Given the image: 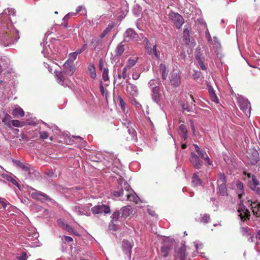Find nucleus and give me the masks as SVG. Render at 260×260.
<instances>
[{"label":"nucleus","instance_id":"15","mask_svg":"<svg viewBox=\"0 0 260 260\" xmlns=\"http://www.w3.org/2000/svg\"><path fill=\"white\" fill-rule=\"evenodd\" d=\"M193 146L194 147V150L197 152L198 155L203 159H204L206 163L208 165H211L212 164L211 161L209 157L206 154V152L204 151H203L200 149V147L197 144H193Z\"/></svg>","mask_w":260,"mask_h":260},{"label":"nucleus","instance_id":"45","mask_svg":"<svg viewBox=\"0 0 260 260\" xmlns=\"http://www.w3.org/2000/svg\"><path fill=\"white\" fill-rule=\"evenodd\" d=\"M77 55L75 52L70 53L69 54V58L67 61H70L73 63V61L76 59Z\"/></svg>","mask_w":260,"mask_h":260},{"label":"nucleus","instance_id":"41","mask_svg":"<svg viewBox=\"0 0 260 260\" xmlns=\"http://www.w3.org/2000/svg\"><path fill=\"white\" fill-rule=\"evenodd\" d=\"M89 71L90 72L91 77L94 79L96 77V74L95 72L94 67L93 64H90L89 66Z\"/></svg>","mask_w":260,"mask_h":260},{"label":"nucleus","instance_id":"49","mask_svg":"<svg viewBox=\"0 0 260 260\" xmlns=\"http://www.w3.org/2000/svg\"><path fill=\"white\" fill-rule=\"evenodd\" d=\"M129 134L131 136V139L135 141H137V137L136 134V131H128Z\"/></svg>","mask_w":260,"mask_h":260},{"label":"nucleus","instance_id":"12","mask_svg":"<svg viewBox=\"0 0 260 260\" xmlns=\"http://www.w3.org/2000/svg\"><path fill=\"white\" fill-rule=\"evenodd\" d=\"M151 97L152 100L157 104L160 101L161 94L160 93V87L159 86H155L151 87Z\"/></svg>","mask_w":260,"mask_h":260},{"label":"nucleus","instance_id":"21","mask_svg":"<svg viewBox=\"0 0 260 260\" xmlns=\"http://www.w3.org/2000/svg\"><path fill=\"white\" fill-rule=\"evenodd\" d=\"M12 114L16 117H23L24 115V112L20 107L17 106L14 109Z\"/></svg>","mask_w":260,"mask_h":260},{"label":"nucleus","instance_id":"31","mask_svg":"<svg viewBox=\"0 0 260 260\" xmlns=\"http://www.w3.org/2000/svg\"><path fill=\"white\" fill-rule=\"evenodd\" d=\"M114 27V24L113 23H110L108 25L107 27L104 30L103 32L101 35L102 38H104L109 32H110Z\"/></svg>","mask_w":260,"mask_h":260},{"label":"nucleus","instance_id":"11","mask_svg":"<svg viewBox=\"0 0 260 260\" xmlns=\"http://www.w3.org/2000/svg\"><path fill=\"white\" fill-rule=\"evenodd\" d=\"M189 161L192 166L196 169H200L202 166V162L199 157L193 152H192L189 157Z\"/></svg>","mask_w":260,"mask_h":260},{"label":"nucleus","instance_id":"13","mask_svg":"<svg viewBox=\"0 0 260 260\" xmlns=\"http://www.w3.org/2000/svg\"><path fill=\"white\" fill-rule=\"evenodd\" d=\"M124 36V41L126 42H129L130 41L137 40L138 35L134 29L128 28L125 31Z\"/></svg>","mask_w":260,"mask_h":260},{"label":"nucleus","instance_id":"6","mask_svg":"<svg viewBox=\"0 0 260 260\" xmlns=\"http://www.w3.org/2000/svg\"><path fill=\"white\" fill-rule=\"evenodd\" d=\"M169 17L178 28H180L184 23L183 17L178 13L170 12L169 14Z\"/></svg>","mask_w":260,"mask_h":260},{"label":"nucleus","instance_id":"57","mask_svg":"<svg viewBox=\"0 0 260 260\" xmlns=\"http://www.w3.org/2000/svg\"><path fill=\"white\" fill-rule=\"evenodd\" d=\"M87 47V44H84V45L82 46V47L80 49H77L75 52L77 54H80L83 51H84Z\"/></svg>","mask_w":260,"mask_h":260},{"label":"nucleus","instance_id":"50","mask_svg":"<svg viewBox=\"0 0 260 260\" xmlns=\"http://www.w3.org/2000/svg\"><path fill=\"white\" fill-rule=\"evenodd\" d=\"M63 229L66 230L69 233H74L75 235L76 234L73 228L68 224H66L65 226Z\"/></svg>","mask_w":260,"mask_h":260},{"label":"nucleus","instance_id":"5","mask_svg":"<svg viewBox=\"0 0 260 260\" xmlns=\"http://www.w3.org/2000/svg\"><path fill=\"white\" fill-rule=\"evenodd\" d=\"M91 211L94 214L102 213L108 214L110 213L111 210L108 205L99 204L92 207Z\"/></svg>","mask_w":260,"mask_h":260},{"label":"nucleus","instance_id":"2","mask_svg":"<svg viewBox=\"0 0 260 260\" xmlns=\"http://www.w3.org/2000/svg\"><path fill=\"white\" fill-rule=\"evenodd\" d=\"M236 186L237 188L239 189L237 193L239 199L240 200V207L238 210L239 216L240 217L242 221H245L249 219L250 216V212L248 209L246 208L245 206L244 205L243 201L242 200L243 192V184L241 181L238 180L236 182Z\"/></svg>","mask_w":260,"mask_h":260},{"label":"nucleus","instance_id":"29","mask_svg":"<svg viewBox=\"0 0 260 260\" xmlns=\"http://www.w3.org/2000/svg\"><path fill=\"white\" fill-rule=\"evenodd\" d=\"M116 102L120 106L122 111L124 112L126 110V105L123 99L120 96H118Z\"/></svg>","mask_w":260,"mask_h":260},{"label":"nucleus","instance_id":"19","mask_svg":"<svg viewBox=\"0 0 260 260\" xmlns=\"http://www.w3.org/2000/svg\"><path fill=\"white\" fill-rule=\"evenodd\" d=\"M126 91L129 94L133 96H137L138 94V90L137 86L131 83L127 84Z\"/></svg>","mask_w":260,"mask_h":260},{"label":"nucleus","instance_id":"38","mask_svg":"<svg viewBox=\"0 0 260 260\" xmlns=\"http://www.w3.org/2000/svg\"><path fill=\"white\" fill-rule=\"evenodd\" d=\"M253 158L251 160H250V162L252 165H255L257 162L258 160V154L257 151L254 150V152L253 153Z\"/></svg>","mask_w":260,"mask_h":260},{"label":"nucleus","instance_id":"7","mask_svg":"<svg viewBox=\"0 0 260 260\" xmlns=\"http://www.w3.org/2000/svg\"><path fill=\"white\" fill-rule=\"evenodd\" d=\"M31 197L36 200L41 201L43 202H48L51 201V198L48 197L46 193L34 190L31 193Z\"/></svg>","mask_w":260,"mask_h":260},{"label":"nucleus","instance_id":"20","mask_svg":"<svg viewBox=\"0 0 260 260\" xmlns=\"http://www.w3.org/2000/svg\"><path fill=\"white\" fill-rule=\"evenodd\" d=\"M9 64V59L4 57V58L2 57L0 58V73H1L3 71L6 70L8 67Z\"/></svg>","mask_w":260,"mask_h":260},{"label":"nucleus","instance_id":"28","mask_svg":"<svg viewBox=\"0 0 260 260\" xmlns=\"http://www.w3.org/2000/svg\"><path fill=\"white\" fill-rule=\"evenodd\" d=\"M186 248L184 245L181 246L178 250V254L180 260H186L185 258Z\"/></svg>","mask_w":260,"mask_h":260},{"label":"nucleus","instance_id":"60","mask_svg":"<svg viewBox=\"0 0 260 260\" xmlns=\"http://www.w3.org/2000/svg\"><path fill=\"white\" fill-rule=\"evenodd\" d=\"M128 70V68H127L126 67H125L122 71V78L123 79H125L126 77V71Z\"/></svg>","mask_w":260,"mask_h":260},{"label":"nucleus","instance_id":"9","mask_svg":"<svg viewBox=\"0 0 260 260\" xmlns=\"http://www.w3.org/2000/svg\"><path fill=\"white\" fill-rule=\"evenodd\" d=\"M173 242L169 239L166 240L164 241L163 245L161 248V251L163 254V256L166 257L169 254V251L172 249Z\"/></svg>","mask_w":260,"mask_h":260},{"label":"nucleus","instance_id":"48","mask_svg":"<svg viewBox=\"0 0 260 260\" xmlns=\"http://www.w3.org/2000/svg\"><path fill=\"white\" fill-rule=\"evenodd\" d=\"M251 189L254 191L256 193L260 194V188L258 185H254L252 184H250Z\"/></svg>","mask_w":260,"mask_h":260},{"label":"nucleus","instance_id":"44","mask_svg":"<svg viewBox=\"0 0 260 260\" xmlns=\"http://www.w3.org/2000/svg\"><path fill=\"white\" fill-rule=\"evenodd\" d=\"M111 217L112 222L117 221L119 217V212L118 211L114 212L113 213Z\"/></svg>","mask_w":260,"mask_h":260},{"label":"nucleus","instance_id":"18","mask_svg":"<svg viewBox=\"0 0 260 260\" xmlns=\"http://www.w3.org/2000/svg\"><path fill=\"white\" fill-rule=\"evenodd\" d=\"M125 43L123 41L117 45L114 51V54L116 56L119 57L122 55L125 50Z\"/></svg>","mask_w":260,"mask_h":260},{"label":"nucleus","instance_id":"16","mask_svg":"<svg viewBox=\"0 0 260 260\" xmlns=\"http://www.w3.org/2000/svg\"><path fill=\"white\" fill-rule=\"evenodd\" d=\"M63 72L69 76H72L75 71V66L73 65V63H72V62L70 61H66L63 64Z\"/></svg>","mask_w":260,"mask_h":260},{"label":"nucleus","instance_id":"1","mask_svg":"<svg viewBox=\"0 0 260 260\" xmlns=\"http://www.w3.org/2000/svg\"><path fill=\"white\" fill-rule=\"evenodd\" d=\"M1 27L3 32H0V37L2 40H10L11 43H14L19 39L17 35L18 31L13 28L12 24H3Z\"/></svg>","mask_w":260,"mask_h":260},{"label":"nucleus","instance_id":"26","mask_svg":"<svg viewBox=\"0 0 260 260\" xmlns=\"http://www.w3.org/2000/svg\"><path fill=\"white\" fill-rule=\"evenodd\" d=\"M241 107L247 115V113H250L251 105L249 102L248 101L244 102L243 103L241 104Z\"/></svg>","mask_w":260,"mask_h":260},{"label":"nucleus","instance_id":"63","mask_svg":"<svg viewBox=\"0 0 260 260\" xmlns=\"http://www.w3.org/2000/svg\"><path fill=\"white\" fill-rule=\"evenodd\" d=\"M183 33H184V36L185 38V39L186 40H188V39L189 40V31H188V30L187 28L184 29V31H183Z\"/></svg>","mask_w":260,"mask_h":260},{"label":"nucleus","instance_id":"58","mask_svg":"<svg viewBox=\"0 0 260 260\" xmlns=\"http://www.w3.org/2000/svg\"><path fill=\"white\" fill-rule=\"evenodd\" d=\"M0 203L2 204V206L3 207V208L5 209L7 206L6 200L4 198L0 197Z\"/></svg>","mask_w":260,"mask_h":260},{"label":"nucleus","instance_id":"55","mask_svg":"<svg viewBox=\"0 0 260 260\" xmlns=\"http://www.w3.org/2000/svg\"><path fill=\"white\" fill-rule=\"evenodd\" d=\"M99 67L102 72H103L104 68H106L105 67V63L102 59H100L99 61Z\"/></svg>","mask_w":260,"mask_h":260},{"label":"nucleus","instance_id":"54","mask_svg":"<svg viewBox=\"0 0 260 260\" xmlns=\"http://www.w3.org/2000/svg\"><path fill=\"white\" fill-rule=\"evenodd\" d=\"M251 184L259 186L260 185V182L257 180L254 176H253L252 177V183Z\"/></svg>","mask_w":260,"mask_h":260},{"label":"nucleus","instance_id":"33","mask_svg":"<svg viewBox=\"0 0 260 260\" xmlns=\"http://www.w3.org/2000/svg\"><path fill=\"white\" fill-rule=\"evenodd\" d=\"M28 234L29 235H26V236L28 237V240L30 241L34 240L35 239L38 238L39 236V234L35 232L34 231L31 233H29Z\"/></svg>","mask_w":260,"mask_h":260},{"label":"nucleus","instance_id":"34","mask_svg":"<svg viewBox=\"0 0 260 260\" xmlns=\"http://www.w3.org/2000/svg\"><path fill=\"white\" fill-rule=\"evenodd\" d=\"M192 183L194 186H197L201 184V180L199 179L196 173L194 174L192 177Z\"/></svg>","mask_w":260,"mask_h":260},{"label":"nucleus","instance_id":"14","mask_svg":"<svg viewBox=\"0 0 260 260\" xmlns=\"http://www.w3.org/2000/svg\"><path fill=\"white\" fill-rule=\"evenodd\" d=\"M73 210L78 215H85L86 216L90 215L89 210L86 209L85 207L83 206L82 205H78L73 207Z\"/></svg>","mask_w":260,"mask_h":260},{"label":"nucleus","instance_id":"61","mask_svg":"<svg viewBox=\"0 0 260 260\" xmlns=\"http://www.w3.org/2000/svg\"><path fill=\"white\" fill-rule=\"evenodd\" d=\"M241 232L243 235H246L248 233V228L245 227H241L240 229Z\"/></svg>","mask_w":260,"mask_h":260},{"label":"nucleus","instance_id":"37","mask_svg":"<svg viewBox=\"0 0 260 260\" xmlns=\"http://www.w3.org/2000/svg\"><path fill=\"white\" fill-rule=\"evenodd\" d=\"M122 185L123 186V183L122 184ZM121 189H120L119 190H115L113 191V194L115 197H119L123 195L124 194L123 189V186L122 187L121 186Z\"/></svg>","mask_w":260,"mask_h":260},{"label":"nucleus","instance_id":"22","mask_svg":"<svg viewBox=\"0 0 260 260\" xmlns=\"http://www.w3.org/2000/svg\"><path fill=\"white\" fill-rule=\"evenodd\" d=\"M159 71L160 73L161 74L162 78L164 80H166L168 74V70L167 69L166 65L163 63H161L159 65Z\"/></svg>","mask_w":260,"mask_h":260},{"label":"nucleus","instance_id":"47","mask_svg":"<svg viewBox=\"0 0 260 260\" xmlns=\"http://www.w3.org/2000/svg\"><path fill=\"white\" fill-rule=\"evenodd\" d=\"M196 58L198 60L199 65L200 67L203 70H205L206 69V67L205 65L204 64L203 62L201 60L200 57L199 56H197Z\"/></svg>","mask_w":260,"mask_h":260},{"label":"nucleus","instance_id":"24","mask_svg":"<svg viewBox=\"0 0 260 260\" xmlns=\"http://www.w3.org/2000/svg\"><path fill=\"white\" fill-rule=\"evenodd\" d=\"M190 99H191L192 102L190 105H188L187 104H183L182 105V108L183 111H186L187 112L190 111L192 109L193 105L194 106V103L195 102L193 98L191 95H189Z\"/></svg>","mask_w":260,"mask_h":260},{"label":"nucleus","instance_id":"10","mask_svg":"<svg viewBox=\"0 0 260 260\" xmlns=\"http://www.w3.org/2000/svg\"><path fill=\"white\" fill-rule=\"evenodd\" d=\"M170 84L173 87H178L181 83L180 76L178 72H173L170 76Z\"/></svg>","mask_w":260,"mask_h":260},{"label":"nucleus","instance_id":"43","mask_svg":"<svg viewBox=\"0 0 260 260\" xmlns=\"http://www.w3.org/2000/svg\"><path fill=\"white\" fill-rule=\"evenodd\" d=\"M210 219L209 214H205L201 215V221L204 223H207Z\"/></svg>","mask_w":260,"mask_h":260},{"label":"nucleus","instance_id":"4","mask_svg":"<svg viewBox=\"0 0 260 260\" xmlns=\"http://www.w3.org/2000/svg\"><path fill=\"white\" fill-rule=\"evenodd\" d=\"M226 179L223 173H219L217 180V186L220 195L225 196L228 194L227 188L225 185Z\"/></svg>","mask_w":260,"mask_h":260},{"label":"nucleus","instance_id":"25","mask_svg":"<svg viewBox=\"0 0 260 260\" xmlns=\"http://www.w3.org/2000/svg\"><path fill=\"white\" fill-rule=\"evenodd\" d=\"M208 90H209V94H210L211 100L216 103H218V98H217V95H216L215 91L213 90V88L211 86H208Z\"/></svg>","mask_w":260,"mask_h":260},{"label":"nucleus","instance_id":"56","mask_svg":"<svg viewBox=\"0 0 260 260\" xmlns=\"http://www.w3.org/2000/svg\"><path fill=\"white\" fill-rule=\"evenodd\" d=\"M39 133L42 139H46L48 137V134L46 131H39Z\"/></svg>","mask_w":260,"mask_h":260},{"label":"nucleus","instance_id":"35","mask_svg":"<svg viewBox=\"0 0 260 260\" xmlns=\"http://www.w3.org/2000/svg\"><path fill=\"white\" fill-rule=\"evenodd\" d=\"M11 116L9 115L8 114H7L5 115V117L3 119V122L5 123V124L8 125L9 127L11 126Z\"/></svg>","mask_w":260,"mask_h":260},{"label":"nucleus","instance_id":"64","mask_svg":"<svg viewBox=\"0 0 260 260\" xmlns=\"http://www.w3.org/2000/svg\"><path fill=\"white\" fill-rule=\"evenodd\" d=\"M99 41L96 39H93L91 41V44L93 45L94 48L95 49L97 46V44L98 43Z\"/></svg>","mask_w":260,"mask_h":260},{"label":"nucleus","instance_id":"59","mask_svg":"<svg viewBox=\"0 0 260 260\" xmlns=\"http://www.w3.org/2000/svg\"><path fill=\"white\" fill-rule=\"evenodd\" d=\"M62 240H64V241L67 242H72L73 241V239L71 237L67 236H63L62 237Z\"/></svg>","mask_w":260,"mask_h":260},{"label":"nucleus","instance_id":"8","mask_svg":"<svg viewBox=\"0 0 260 260\" xmlns=\"http://www.w3.org/2000/svg\"><path fill=\"white\" fill-rule=\"evenodd\" d=\"M245 204L248 206L251 207V209L254 216L256 217L259 216L260 202H252L250 200H248L245 202Z\"/></svg>","mask_w":260,"mask_h":260},{"label":"nucleus","instance_id":"46","mask_svg":"<svg viewBox=\"0 0 260 260\" xmlns=\"http://www.w3.org/2000/svg\"><path fill=\"white\" fill-rule=\"evenodd\" d=\"M15 12L14 11V9H7L4 11V12L3 13V14H8L9 15H14L15 14Z\"/></svg>","mask_w":260,"mask_h":260},{"label":"nucleus","instance_id":"36","mask_svg":"<svg viewBox=\"0 0 260 260\" xmlns=\"http://www.w3.org/2000/svg\"><path fill=\"white\" fill-rule=\"evenodd\" d=\"M11 124L15 127H20L25 124L24 122L20 121L18 120H13L11 121Z\"/></svg>","mask_w":260,"mask_h":260},{"label":"nucleus","instance_id":"17","mask_svg":"<svg viewBox=\"0 0 260 260\" xmlns=\"http://www.w3.org/2000/svg\"><path fill=\"white\" fill-rule=\"evenodd\" d=\"M122 249L123 252L127 254L129 258L131 257V250L133 245L127 240H123L122 241Z\"/></svg>","mask_w":260,"mask_h":260},{"label":"nucleus","instance_id":"51","mask_svg":"<svg viewBox=\"0 0 260 260\" xmlns=\"http://www.w3.org/2000/svg\"><path fill=\"white\" fill-rule=\"evenodd\" d=\"M17 258L19 260H26L27 256L26 252H22L19 255L17 256Z\"/></svg>","mask_w":260,"mask_h":260},{"label":"nucleus","instance_id":"39","mask_svg":"<svg viewBox=\"0 0 260 260\" xmlns=\"http://www.w3.org/2000/svg\"><path fill=\"white\" fill-rule=\"evenodd\" d=\"M152 54H154L157 59H160V52L157 49L156 45H155L153 46V52Z\"/></svg>","mask_w":260,"mask_h":260},{"label":"nucleus","instance_id":"32","mask_svg":"<svg viewBox=\"0 0 260 260\" xmlns=\"http://www.w3.org/2000/svg\"><path fill=\"white\" fill-rule=\"evenodd\" d=\"M55 73L57 77L58 82L59 84L63 85V83L65 80V78L63 76V72H55Z\"/></svg>","mask_w":260,"mask_h":260},{"label":"nucleus","instance_id":"40","mask_svg":"<svg viewBox=\"0 0 260 260\" xmlns=\"http://www.w3.org/2000/svg\"><path fill=\"white\" fill-rule=\"evenodd\" d=\"M108 72L107 68H104L102 72L103 79L105 81L109 80Z\"/></svg>","mask_w":260,"mask_h":260},{"label":"nucleus","instance_id":"23","mask_svg":"<svg viewBox=\"0 0 260 260\" xmlns=\"http://www.w3.org/2000/svg\"><path fill=\"white\" fill-rule=\"evenodd\" d=\"M13 162L19 168L21 169L22 171L26 172H29V168L28 166L25 165L22 162L18 160H14L13 161Z\"/></svg>","mask_w":260,"mask_h":260},{"label":"nucleus","instance_id":"42","mask_svg":"<svg viewBox=\"0 0 260 260\" xmlns=\"http://www.w3.org/2000/svg\"><path fill=\"white\" fill-rule=\"evenodd\" d=\"M136 63V60L134 59H129L126 65V67L129 69L131 67L134 66Z\"/></svg>","mask_w":260,"mask_h":260},{"label":"nucleus","instance_id":"3","mask_svg":"<svg viewBox=\"0 0 260 260\" xmlns=\"http://www.w3.org/2000/svg\"><path fill=\"white\" fill-rule=\"evenodd\" d=\"M117 181L119 185L122 187H123L122 184L123 183V187L125 191V195L126 198L125 200L134 202L138 204L140 199L136 193L131 189L130 185L121 176L119 177ZM122 200H125V199H123Z\"/></svg>","mask_w":260,"mask_h":260},{"label":"nucleus","instance_id":"27","mask_svg":"<svg viewBox=\"0 0 260 260\" xmlns=\"http://www.w3.org/2000/svg\"><path fill=\"white\" fill-rule=\"evenodd\" d=\"M122 216L124 218L127 217L131 213L130 206H125L121 209Z\"/></svg>","mask_w":260,"mask_h":260},{"label":"nucleus","instance_id":"53","mask_svg":"<svg viewBox=\"0 0 260 260\" xmlns=\"http://www.w3.org/2000/svg\"><path fill=\"white\" fill-rule=\"evenodd\" d=\"M57 224L62 228H63L67 223L64 221V220L62 219H58L57 221Z\"/></svg>","mask_w":260,"mask_h":260},{"label":"nucleus","instance_id":"62","mask_svg":"<svg viewBox=\"0 0 260 260\" xmlns=\"http://www.w3.org/2000/svg\"><path fill=\"white\" fill-rule=\"evenodd\" d=\"M180 135L185 140L187 137V131H181Z\"/></svg>","mask_w":260,"mask_h":260},{"label":"nucleus","instance_id":"52","mask_svg":"<svg viewBox=\"0 0 260 260\" xmlns=\"http://www.w3.org/2000/svg\"><path fill=\"white\" fill-rule=\"evenodd\" d=\"M194 244L197 251L203 248V244L199 241L194 242Z\"/></svg>","mask_w":260,"mask_h":260},{"label":"nucleus","instance_id":"30","mask_svg":"<svg viewBox=\"0 0 260 260\" xmlns=\"http://www.w3.org/2000/svg\"><path fill=\"white\" fill-rule=\"evenodd\" d=\"M1 176L3 178L7 180L9 182L12 183L13 184L18 186V184L17 181L13 178H12L9 175L6 174H2L1 175Z\"/></svg>","mask_w":260,"mask_h":260}]
</instances>
